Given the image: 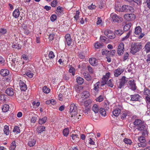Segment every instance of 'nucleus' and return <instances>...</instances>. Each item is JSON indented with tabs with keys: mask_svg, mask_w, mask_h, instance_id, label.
Wrapping results in <instances>:
<instances>
[{
	"mask_svg": "<svg viewBox=\"0 0 150 150\" xmlns=\"http://www.w3.org/2000/svg\"><path fill=\"white\" fill-rule=\"evenodd\" d=\"M70 112L71 115V117L74 119L76 121H78L80 118L76 115L78 113V107L74 103H72L70 107Z\"/></svg>",
	"mask_w": 150,
	"mask_h": 150,
	"instance_id": "f257e3e1",
	"label": "nucleus"
},
{
	"mask_svg": "<svg viewBox=\"0 0 150 150\" xmlns=\"http://www.w3.org/2000/svg\"><path fill=\"white\" fill-rule=\"evenodd\" d=\"M110 73L108 72L102 78V83L101 85V86H104L105 84H107L108 86L112 88L114 84L112 82L113 80L112 79H110L108 81V80L110 77Z\"/></svg>",
	"mask_w": 150,
	"mask_h": 150,
	"instance_id": "f03ea898",
	"label": "nucleus"
},
{
	"mask_svg": "<svg viewBox=\"0 0 150 150\" xmlns=\"http://www.w3.org/2000/svg\"><path fill=\"white\" fill-rule=\"evenodd\" d=\"M143 47L142 43L140 42L135 43L132 45L130 52L133 54L139 51Z\"/></svg>",
	"mask_w": 150,
	"mask_h": 150,
	"instance_id": "7ed1b4c3",
	"label": "nucleus"
},
{
	"mask_svg": "<svg viewBox=\"0 0 150 150\" xmlns=\"http://www.w3.org/2000/svg\"><path fill=\"white\" fill-rule=\"evenodd\" d=\"M134 125L137 127V129L139 131L143 130L145 127L144 121L139 119H136L133 122Z\"/></svg>",
	"mask_w": 150,
	"mask_h": 150,
	"instance_id": "20e7f679",
	"label": "nucleus"
},
{
	"mask_svg": "<svg viewBox=\"0 0 150 150\" xmlns=\"http://www.w3.org/2000/svg\"><path fill=\"white\" fill-rule=\"evenodd\" d=\"M143 133H142V136L138 137V140L139 142L138 144L139 147H144L146 146V140L145 137L143 136Z\"/></svg>",
	"mask_w": 150,
	"mask_h": 150,
	"instance_id": "39448f33",
	"label": "nucleus"
},
{
	"mask_svg": "<svg viewBox=\"0 0 150 150\" xmlns=\"http://www.w3.org/2000/svg\"><path fill=\"white\" fill-rule=\"evenodd\" d=\"M142 29L139 26L136 27L135 29L134 34L136 36L138 37L139 39L142 38L144 35V33H142Z\"/></svg>",
	"mask_w": 150,
	"mask_h": 150,
	"instance_id": "423d86ee",
	"label": "nucleus"
},
{
	"mask_svg": "<svg viewBox=\"0 0 150 150\" xmlns=\"http://www.w3.org/2000/svg\"><path fill=\"white\" fill-rule=\"evenodd\" d=\"M134 11L133 8L129 6L124 5L122 6V12H133Z\"/></svg>",
	"mask_w": 150,
	"mask_h": 150,
	"instance_id": "0eeeda50",
	"label": "nucleus"
},
{
	"mask_svg": "<svg viewBox=\"0 0 150 150\" xmlns=\"http://www.w3.org/2000/svg\"><path fill=\"white\" fill-rule=\"evenodd\" d=\"M124 18L127 21H131L136 18V16L133 13H127L124 16Z\"/></svg>",
	"mask_w": 150,
	"mask_h": 150,
	"instance_id": "6e6552de",
	"label": "nucleus"
},
{
	"mask_svg": "<svg viewBox=\"0 0 150 150\" xmlns=\"http://www.w3.org/2000/svg\"><path fill=\"white\" fill-rule=\"evenodd\" d=\"M127 81V79H126V77L125 76H123L120 80L119 84L118 86V88L121 89L124 86L125 83Z\"/></svg>",
	"mask_w": 150,
	"mask_h": 150,
	"instance_id": "1a4fd4ad",
	"label": "nucleus"
},
{
	"mask_svg": "<svg viewBox=\"0 0 150 150\" xmlns=\"http://www.w3.org/2000/svg\"><path fill=\"white\" fill-rule=\"evenodd\" d=\"M127 85L128 87L132 90L135 91L136 90L137 87L134 80L129 81L127 82Z\"/></svg>",
	"mask_w": 150,
	"mask_h": 150,
	"instance_id": "9d476101",
	"label": "nucleus"
},
{
	"mask_svg": "<svg viewBox=\"0 0 150 150\" xmlns=\"http://www.w3.org/2000/svg\"><path fill=\"white\" fill-rule=\"evenodd\" d=\"M124 68L122 67H119L114 71V76L115 77H118L124 71Z\"/></svg>",
	"mask_w": 150,
	"mask_h": 150,
	"instance_id": "9b49d317",
	"label": "nucleus"
},
{
	"mask_svg": "<svg viewBox=\"0 0 150 150\" xmlns=\"http://www.w3.org/2000/svg\"><path fill=\"white\" fill-rule=\"evenodd\" d=\"M124 51V45L123 43H120L118 45L117 48V53L120 55H122Z\"/></svg>",
	"mask_w": 150,
	"mask_h": 150,
	"instance_id": "f8f14e48",
	"label": "nucleus"
},
{
	"mask_svg": "<svg viewBox=\"0 0 150 150\" xmlns=\"http://www.w3.org/2000/svg\"><path fill=\"white\" fill-rule=\"evenodd\" d=\"M110 17L113 22H119L120 17H119L116 14L112 13L110 15Z\"/></svg>",
	"mask_w": 150,
	"mask_h": 150,
	"instance_id": "ddd939ff",
	"label": "nucleus"
},
{
	"mask_svg": "<svg viewBox=\"0 0 150 150\" xmlns=\"http://www.w3.org/2000/svg\"><path fill=\"white\" fill-rule=\"evenodd\" d=\"M36 143V140L35 139L34 137H31L29 138L28 143V145L32 147L34 146Z\"/></svg>",
	"mask_w": 150,
	"mask_h": 150,
	"instance_id": "4468645a",
	"label": "nucleus"
},
{
	"mask_svg": "<svg viewBox=\"0 0 150 150\" xmlns=\"http://www.w3.org/2000/svg\"><path fill=\"white\" fill-rule=\"evenodd\" d=\"M65 39V44H67L68 46L70 45L71 43V39L69 34H67L66 35Z\"/></svg>",
	"mask_w": 150,
	"mask_h": 150,
	"instance_id": "2eb2a0df",
	"label": "nucleus"
},
{
	"mask_svg": "<svg viewBox=\"0 0 150 150\" xmlns=\"http://www.w3.org/2000/svg\"><path fill=\"white\" fill-rule=\"evenodd\" d=\"M19 86L21 91H25L27 90V87L26 85L21 80L19 81Z\"/></svg>",
	"mask_w": 150,
	"mask_h": 150,
	"instance_id": "dca6fc26",
	"label": "nucleus"
},
{
	"mask_svg": "<svg viewBox=\"0 0 150 150\" xmlns=\"http://www.w3.org/2000/svg\"><path fill=\"white\" fill-rule=\"evenodd\" d=\"M1 75L3 76H5L8 75L9 74V71L7 69H3L1 70L0 71Z\"/></svg>",
	"mask_w": 150,
	"mask_h": 150,
	"instance_id": "f3484780",
	"label": "nucleus"
},
{
	"mask_svg": "<svg viewBox=\"0 0 150 150\" xmlns=\"http://www.w3.org/2000/svg\"><path fill=\"white\" fill-rule=\"evenodd\" d=\"M5 93L10 96H13L14 94L13 89L11 88H8L5 91Z\"/></svg>",
	"mask_w": 150,
	"mask_h": 150,
	"instance_id": "a211bd4d",
	"label": "nucleus"
},
{
	"mask_svg": "<svg viewBox=\"0 0 150 150\" xmlns=\"http://www.w3.org/2000/svg\"><path fill=\"white\" fill-rule=\"evenodd\" d=\"M12 47L18 50L21 48V45L17 41H15L13 43Z\"/></svg>",
	"mask_w": 150,
	"mask_h": 150,
	"instance_id": "6ab92c4d",
	"label": "nucleus"
},
{
	"mask_svg": "<svg viewBox=\"0 0 150 150\" xmlns=\"http://www.w3.org/2000/svg\"><path fill=\"white\" fill-rule=\"evenodd\" d=\"M121 108H117L112 112L113 115L115 116H117L120 113Z\"/></svg>",
	"mask_w": 150,
	"mask_h": 150,
	"instance_id": "aec40b11",
	"label": "nucleus"
},
{
	"mask_svg": "<svg viewBox=\"0 0 150 150\" xmlns=\"http://www.w3.org/2000/svg\"><path fill=\"white\" fill-rule=\"evenodd\" d=\"M131 98L130 101H137L139 100V96L138 94H135L134 95H131L130 96Z\"/></svg>",
	"mask_w": 150,
	"mask_h": 150,
	"instance_id": "412c9836",
	"label": "nucleus"
},
{
	"mask_svg": "<svg viewBox=\"0 0 150 150\" xmlns=\"http://www.w3.org/2000/svg\"><path fill=\"white\" fill-rule=\"evenodd\" d=\"M129 112L127 111H125L122 112L121 115V118L122 120L125 119L127 116L129 115Z\"/></svg>",
	"mask_w": 150,
	"mask_h": 150,
	"instance_id": "4be33fe9",
	"label": "nucleus"
},
{
	"mask_svg": "<svg viewBox=\"0 0 150 150\" xmlns=\"http://www.w3.org/2000/svg\"><path fill=\"white\" fill-rule=\"evenodd\" d=\"M89 61L90 64L93 66H96L97 65V62L96 59L94 58H90Z\"/></svg>",
	"mask_w": 150,
	"mask_h": 150,
	"instance_id": "5701e85b",
	"label": "nucleus"
},
{
	"mask_svg": "<svg viewBox=\"0 0 150 150\" xmlns=\"http://www.w3.org/2000/svg\"><path fill=\"white\" fill-rule=\"evenodd\" d=\"M103 43L97 42L94 44V47L96 49L101 48L103 46Z\"/></svg>",
	"mask_w": 150,
	"mask_h": 150,
	"instance_id": "b1692460",
	"label": "nucleus"
},
{
	"mask_svg": "<svg viewBox=\"0 0 150 150\" xmlns=\"http://www.w3.org/2000/svg\"><path fill=\"white\" fill-rule=\"evenodd\" d=\"M145 50L147 53L150 52V42H147L145 46Z\"/></svg>",
	"mask_w": 150,
	"mask_h": 150,
	"instance_id": "393cba45",
	"label": "nucleus"
},
{
	"mask_svg": "<svg viewBox=\"0 0 150 150\" xmlns=\"http://www.w3.org/2000/svg\"><path fill=\"white\" fill-rule=\"evenodd\" d=\"M13 15L15 18H17L20 15L19 10L18 9H15L13 13Z\"/></svg>",
	"mask_w": 150,
	"mask_h": 150,
	"instance_id": "a878e982",
	"label": "nucleus"
},
{
	"mask_svg": "<svg viewBox=\"0 0 150 150\" xmlns=\"http://www.w3.org/2000/svg\"><path fill=\"white\" fill-rule=\"evenodd\" d=\"M9 105L7 104L4 105L2 107V110L4 112H6L8 111L9 110Z\"/></svg>",
	"mask_w": 150,
	"mask_h": 150,
	"instance_id": "bb28decb",
	"label": "nucleus"
},
{
	"mask_svg": "<svg viewBox=\"0 0 150 150\" xmlns=\"http://www.w3.org/2000/svg\"><path fill=\"white\" fill-rule=\"evenodd\" d=\"M92 110L95 113H98L99 111L98 105L96 104L94 105L92 107Z\"/></svg>",
	"mask_w": 150,
	"mask_h": 150,
	"instance_id": "cd10ccee",
	"label": "nucleus"
},
{
	"mask_svg": "<svg viewBox=\"0 0 150 150\" xmlns=\"http://www.w3.org/2000/svg\"><path fill=\"white\" fill-rule=\"evenodd\" d=\"M3 131L6 135H8L9 134L10 132L9 130V127L8 126L6 125L4 127Z\"/></svg>",
	"mask_w": 150,
	"mask_h": 150,
	"instance_id": "c85d7f7f",
	"label": "nucleus"
},
{
	"mask_svg": "<svg viewBox=\"0 0 150 150\" xmlns=\"http://www.w3.org/2000/svg\"><path fill=\"white\" fill-rule=\"evenodd\" d=\"M45 127L43 126H40L38 127L37 131L39 133H40L43 131H45Z\"/></svg>",
	"mask_w": 150,
	"mask_h": 150,
	"instance_id": "c756f323",
	"label": "nucleus"
},
{
	"mask_svg": "<svg viewBox=\"0 0 150 150\" xmlns=\"http://www.w3.org/2000/svg\"><path fill=\"white\" fill-rule=\"evenodd\" d=\"M90 94L89 92L86 91H84L82 93V97L84 98H87L89 97Z\"/></svg>",
	"mask_w": 150,
	"mask_h": 150,
	"instance_id": "7c9ffc66",
	"label": "nucleus"
},
{
	"mask_svg": "<svg viewBox=\"0 0 150 150\" xmlns=\"http://www.w3.org/2000/svg\"><path fill=\"white\" fill-rule=\"evenodd\" d=\"M47 120V117H44L42 119H39L38 123L42 125L46 122Z\"/></svg>",
	"mask_w": 150,
	"mask_h": 150,
	"instance_id": "2f4dec72",
	"label": "nucleus"
},
{
	"mask_svg": "<svg viewBox=\"0 0 150 150\" xmlns=\"http://www.w3.org/2000/svg\"><path fill=\"white\" fill-rule=\"evenodd\" d=\"M83 75L85 79L87 81H90L91 79V76L88 73H84L83 74Z\"/></svg>",
	"mask_w": 150,
	"mask_h": 150,
	"instance_id": "473e14b6",
	"label": "nucleus"
},
{
	"mask_svg": "<svg viewBox=\"0 0 150 150\" xmlns=\"http://www.w3.org/2000/svg\"><path fill=\"white\" fill-rule=\"evenodd\" d=\"M100 82H98L96 83L94 85V87L93 89L96 92H97L98 91L99 86V85Z\"/></svg>",
	"mask_w": 150,
	"mask_h": 150,
	"instance_id": "72a5a7b5",
	"label": "nucleus"
},
{
	"mask_svg": "<svg viewBox=\"0 0 150 150\" xmlns=\"http://www.w3.org/2000/svg\"><path fill=\"white\" fill-rule=\"evenodd\" d=\"M76 81L79 84H82L84 81L83 79L81 77H78L76 78Z\"/></svg>",
	"mask_w": 150,
	"mask_h": 150,
	"instance_id": "f704fd0d",
	"label": "nucleus"
},
{
	"mask_svg": "<svg viewBox=\"0 0 150 150\" xmlns=\"http://www.w3.org/2000/svg\"><path fill=\"white\" fill-rule=\"evenodd\" d=\"M105 110L102 108H100L99 109V112L100 114L104 116H105L106 115Z\"/></svg>",
	"mask_w": 150,
	"mask_h": 150,
	"instance_id": "c9c22d12",
	"label": "nucleus"
},
{
	"mask_svg": "<svg viewBox=\"0 0 150 150\" xmlns=\"http://www.w3.org/2000/svg\"><path fill=\"white\" fill-rule=\"evenodd\" d=\"M132 25L131 23H129L126 24L124 27V30L125 31H127L129 30L130 28Z\"/></svg>",
	"mask_w": 150,
	"mask_h": 150,
	"instance_id": "e433bc0d",
	"label": "nucleus"
},
{
	"mask_svg": "<svg viewBox=\"0 0 150 150\" xmlns=\"http://www.w3.org/2000/svg\"><path fill=\"white\" fill-rule=\"evenodd\" d=\"M144 95L150 96V91L148 88H145L144 89Z\"/></svg>",
	"mask_w": 150,
	"mask_h": 150,
	"instance_id": "4c0bfd02",
	"label": "nucleus"
},
{
	"mask_svg": "<svg viewBox=\"0 0 150 150\" xmlns=\"http://www.w3.org/2000/svg\"><path fill=\"white\" fill-rule=\"evenodd\" d=\"M55 36V34L54 33H52L49 34V39L50 41H52L54 40Z\"/></svg>",
	"mask_w": 150,
	"mask_h": 150,
	"instance_id": "58836bf2",
	"label": "nucleus"
},
{
	"mask_svg": "<svg viewBox=\"0 0 150 150\" xmlns=\"http://www.w3.org/2000/svg\"><path fill=\"white\" fill-rule=\"evenodd\" d=\"M92 103V100L91 99H89L85 101L84 102V106L87 107L89 105Z\"/></svg>",
	"mask_w": 150,
	"mask_h": 150,
	"instance_id": "ea45409f",
	"label": "nucleus"
},
{
	"mask_svg": "<svg viewBox=\"0 0 150 150\" xmlns=\"http://www.w3.org/2000/svg\"><path fill=\"white\" fill-rule=\"evenodd\" d=\"M123 31L122 30L119 29L115 31V33L118 35H121L123 33Z\"/></svg>",
	"mask_w": 150,
	"mask_h": 150,
	"instance_id": "a19ab883",
	"label": "nucleus"
},
{
	"mask_svg": "<svg viewBox=\"0 0 150 150\" xmlns=\"http://www.w3.org/2000/svg\"><path fill=\"white\" fill-rule=\"evenodd\" d=\"M42 91L44 93H48L50 92V90L49 88H48L46 86H45L42 88Z\"/></svg>",
	"mask_w": 150,
	"mask_h": 150,
	"instance_id": "79ce46f5",
	"label": "nucleus"
},
{
	"mask_svg": "<svg viewBox=\"0 0 150 150\" xmlns=\"http://www.w3.org/2000/svg\"><path fill=\"white\" fill-rule=\"evenodd\" d=\"M69 129L67 128L64 129L63 131V133L64 136L67 137L69 134Z\"/></svg>",
	"mask_w": 150,
	"mask_h": 150,
	"instance_id": "37998d69",
	"label": "nucleus"
},
{
	"mask_svg": "<svg viewBox=\"0 0 150 150\" xmlns=\"http://www.w3.org/2000/svg\"><path fill=\"white\" fill-rule=\"evenodd\" d=\"M107 36L110 39H112L115 38V35L114 33L112 31L111 33L107 35Z\"/></svg>",
	"mask_w": 150,
	"mask_h": 150,
	"instance_id": "c03bdc74",
	"label": "nucleus"
},
{
	"mask_svg": "<svg viewBox=\"0 0 150 150\" xmlns=\"http://www.w3.org/2000/svg\"><path fill=\"white\" fill-rule=\"evenodd\" d=\"M13 132H15L16 133H19L20 132V130L19 127L17 126H16L13 129Z\"/></svg>",
	"mask_w": 150,
	"mask_h": 150,
	"instance_id": "a18cd8bd",
	"label": "nucleus"
},
{
	"mask_svg": "<svg viewBox=\"0 0 150 150\" xmlns=\"http://www.w3.org/2000/svg\"><path fill=\"white\" fill-rule=\"evenodd\" d=\"M71 136L72 137V138L73 139V140L77 141L79 140V136L77 134H73L71 135Z\"/></svg>",
	"mask_w": 150,
	"mask_h": 150,
	"instance_id": "49530a36",
	"label": "nucleus"
},
{
	"mask_svg": "<svg viewBox=\"0 0 150 150\" xmlns=\"http://www.w3.org/2000/svg\"><path fill=\"white\" fill-rule=\"evenodd\" d=\"M107 38L105 36H100V40L103 42H107Z\"/></svg>",
	"mask_w": 150,
	"mask_h": 150,
	"instance_id": "de8ad7c7",
	"label": "nucleus"
},
{
	"mask_svg": "<svg viewBox=\"0 0 150 150\" xmlns=\"http://www.w3.org/2000/svg\"><path fill=\"white\" fill-rule=\"evenodd\" d=\"M63 8L61 7L60 6H59L57 7V9L56 10V13H58L59 14V13H62V12Z\"/></svg>",
	"mask_w": 150,
	"mask_h": 150,
	"instance_id": "09e8293b",
	"label": "nucleus"
},
{
	"mask_svg": "<svg viewBox=\"0 0 150 150\" xmlns=\"http://www.w3.org/2000/svg\"><path fill=\"white\" fill-rule=\"evenodd\" d=\"M26 75L28 77L32 78L33 77V74L31 71H29L25 73Z\"/></svg>",
	"mask_w": 150,
	"mask_h": 150,
	"instance_id": "8fccbe9b",
	"label": "nucleus"
},
{
	"mask_svg": "<svg viewBox=\"0 0 150 150\" xmlns=\"http://www.w3.org/2000/svg\"><path fill=\"white\" fill-rule=\"evenodd\" d=\"M102 53L103 55H108V54H110V51H107L106 50L104 49L102 50Z\"/></svg>",
	"mask_w": 150,
	"mask_h": 150,
	"instance_id": "3c124183",
	"label": "nucleus"
},
{
	"mask_svg": "<svg viewBox=\"0 0 150 150\" xmlns=\"http://www.w3.org/2000/svg\"><path fill=\"white\" fill-rule=\"evenodd\" d=\"M124 142L125 143L127 144H130L132 143L131 140L130 139L126 138H125L124 139Z\"/></svg>",
	"mask_w": 150,
	"mask_h": 150,
	"instance_id": "603ef678",
	"label": "nucleus"
},
{
	"mask_svg": "<svg viewBox=\"0 0 150 150\" xmlns=\"http://www.w3.org/2000/svg\"><path fill=\"white\" fill-rule=\"evenodd\" d=\"M103 96L102 95L98 97L97 98L96 100L97 101L101 102L103 101Z\"/></svg>",
	"mask_w": 150,
	"mask_h": 150,
	"instance_id": "864d4df0",
	"label": "nucleus"
},
{
	"mask_svg": "<svg viewBox=\"0 0 150 150\" xmlns=\"http://www.w3.org/2000/svg\"><path fill=\"white\" fill-rule=\"evenodd\" d=\"M122 6H121L120 5H116L115 6V9L116 10L118 11L122 12Z\"/></svg>",
	"mask_w": 150,
	"mask_h": 150,
	"instance_id": "5fc2aeb1",
	"label": "nucleus"
},
{
	"mask_svg": "<svg viewBox=\"0 0 150 150\" xmlns=\"http://www.w3.org/2000/svg\"><path fill=\"white\" fill-rule=\"evenodd\" d=\"M130 33H131V32L130 31H129L127 33V35L125 36L124 37H123L122 38V40L124 41L125 40H126L127 38H128L130 36Z\"/></svg>",
	"mask_w": 150,
	"mask_h": 150,
	"instance_id": "6e6d98bb",
	"label": "nucleus"
},
{
	"mask_svg": "<svg viewBox=\"0 0 150 150\" xmlns=\"http://www.w3.org/2000/svg\"><path fill=\"white\" fill-rule=\"evenodd\" d=\"M75 71V69L73 67H70L69 70V72L70 73H71L73 75H74Z\"/></svg>",
	"mask_w": 150,
	"mask_h": 150,
	"instance_id": "4d7b16f0",
	"label": "nucleus"
},
{
	"mask_svg": "<svg viewBox=\"0 0 150 150\" xmlns=\"http://www.w3.org/2000/svg\"><path fill=\"white\" fill-rule=\"evenodd\" d=\"M7 32V30L6 29L2 28L0 29V33L2 35H4Z\"/></svg>",
	"mask_w": 150,
	"mask_h": 150,
	"instance_id": "13d9d810",
	"label": "nucleus"
},
{
	"mask_svg": "<svg viewBox=\"0 0 150 150\" xmlns=\"http://www.w3.org/2000/svg\"><path fill=\"white\" fill-rule=\"evenodd\" d=\"M149 97L148 96H146L145 100L147 105L150 106V97Z\"/></svg>",
	"mask_w": 150,
	"mask_h": 150,
	"instance_id": "bf43d9fd",
	"label": "nucleus"
},
{
	"mask_svg": "<svg viewBox=\"0 0 150 150\" xmlns=\"http://www.w3.org/2000/svg\"><path fill=\"white\" fill-rule=\"evenodd\" d=\"M51 21L52 22L54 21L57 19V16L54 14L52 15L50 17Z\"/></svg>",
	"mask_w": 150,
	"mask_h": 150,
	"instance_id": "052dcab7",
	"label": "nucleus"
},
{
	"mask_svg": "<svg viewBox=\"0 0 150 150\" xmlns=\"http://www.w3.org/2000/svg\"><path fill=\"white\" fill-rule=\"evenodd\" d=\"M57 0H54L51 2V5L52 7H55L57 5Z\"/></svg>",
	"mask_w": 150,
	"mask_h": 150,
	"instance_id": "680f3d73",
	"label": "nucleus"
},
{
	"mask_svg": "<svg viewBox=\"0 0 150 150\" xmlns=\"http://www.w3.org/2000/svg\"><path fill=\"white\" fill-rule=\"evenodd\" d=\"M55 57L54 53L53 52L51 51L50 52L49 54V58L51 59Z\"/></svg>",
	"mask_w": 150,
	"mask_h": 150,
	"instance_id": "e2e57ef3",
	"label": "nucleus"
},
{
	"mask_svg": "<svg viewBox=\"0 0 150 150\" xmlns=\"http://www.w3.org/2000/svg\"><path fill=\"white\" fill-rule=\"evenodd\" d=\"M79 11H76V14L75 16H74V17L75 19H76V21H77L79 18Z\"/></svg>",
	"mask_w": 150,
	"mask_h": 150,
	"instance_id": "0e129e2a",
	"label": "nucleus"
},
{
	"mask_svg": "<svg viewBox=\"0 0 150 150\" xmlns=\"http://www.w3.org/2000/svg\"><path fill=\"white\" fill-rule=\"evenodd\" d=\"M104 107L105 108V109L108 110L109 108V104L108 102L105 103L104 105Z\"/></svg>",
	"mask_w": 150,
	"mask_h": 150,
	"instance_id": "69168bd1",
	"label": "nucleus"
},
{
	"mask_svg": "<svg viewBox=\"0 0 150 150\" xmlns=\"http://www.w3.org/2000/svg\"><path fill=\"white\" fill-rule=\"evenodd\" d=\"M105 6V4L103 1H101L99 4L98 6L99 8L102 9Z\"/></svg>",
	"mask_w": 150,
	"mask_h": 150,
	"instance_id": "338daca9",
	"label": "nucleus"
},
{
	"mask_svg": "<svg viewBox=\"0 0 150 150\" xmlns=\"http://www.w3.org/2000/svg\"><path fill=\"white\" fill-rule=\"evenodd\" d=\"M129 56V54L127 52L125 53L123 55V59L124 61L126 60Z\"/></svg>",
	"mask_w": 150,
	"mask_h": 150,
	"instance_id": "774afa93",
	"label": "nucleus"
}]
</instances>
